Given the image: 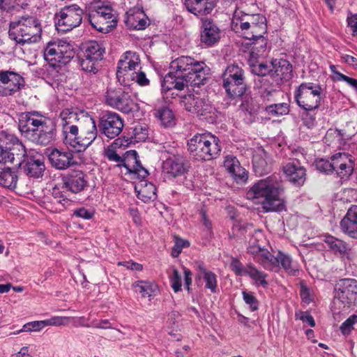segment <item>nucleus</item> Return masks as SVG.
<instances>
[{"instance_id": "obj_45", "label": "nucleus", "mask_w": 357, "mask_h": 357, "mask_svg": "<svg viewBox=\"0 0 357 357\" xmlns=\"http://www.w3.org/2000/svg\"><path fill=\"white\" fill-rule=\"evenodd\" d=\"M156 116L159 118L162 124L165 127H169L174 124L173 112L167 107L158 109L156 112Z\"/></svg>"}, {"instance_id": "obj_20", "label": "nucleus", "mask_w": 357, "mask_h": 357, "mask_svg": "<svg viewBox=\"0 0 357 357\" xmlns=\"http://www.w3.org/2000/svg\"><path fill=\"white\" fill-rule=\"evenodd\" d=\"M24 78L18 73L10 70L0 71V96L15 94L24 86Z\"/></svg>"}, {"instance_id": "obj_57", "label": "nucleus", "mask_w": 357, "mask_h": 357, "mask_svg": "<svg viewBox=\"0 0 357 357\" xmlns=\"http://www.w3.org/2000/svg\"><path fill=\"white\" fill-rule=\"evenodd\" d=\"M240 165L241 164L236 157L231 155L225 156L224 160V167L229 174Z\"/></svg>"}, {"instance_id": "obj_28", "label": "nucleus", "mask_w": 357, "mask_h": 357, "mask_svg": "<svg viewBox=\"0 0 357 357\" xmlns=\"http://www.w3.org/2000/svg\"><path fill=\"white\" fill-rule=\"evenodd\" d=\"M25 164L23 167L26 174L33 178H42L45 170L44 157L40 155L27 156L23 160Z\"/></svg>"}, {"instance_id": "obj_62", "label": "nucleus", "mask_w": 357, "mask_h": 357, "mask_svg": "<svg viewBox=\"0 0 357 357\" xmlns=\"http://www.w3.org/2000/svg\"><path fill=\"white\" fill-rule=\"evenodd\" d=\"M190 245V243L188 241L177 238L175 242V245L172 248V255L174 257H176L181 252V250L183 248H187Z\"/></svg>"}, {"instance_id": "obj_26", "label": "nucleus", "mask_w": 357, "mask_h": 357, "mask_svg": "<svg viewBox=\"0 0 357 357\" xmlns=\"http://www.w3.org/2000/svg\"><path fill=\"white\" fill-rule=\"evenodd\" d=\"M48 159L52 167L58 170L67 169L75 164L73 152L66 149H52Z\"/></svg>"}, {"instance_id": "obj_47", "label": "nucleus", "mask_w": 357, "mask_h": 357, "mask_svg": "<svg viewBox=\"0 0 357 357\" xmlns=\"http://www.w3.org/2000/svg\"><path fill=\"white\" fill-rule=\"evenodd\" d=\"M251 40H252L251 44L253 45L252 50L256 51V54L257 56L263 54L267 47V40L264 37V34Z\"/></svg>"}, {"instance_id": "obj_37", "label": "nucleus", "mask_w": 357, "mask_h": 357, "mask_svg": "<svg viewBox=\"0 0 357 357\" xmlns=\"http://www.w3.org/2000/svg\"><path fill=\"white\" fill-rule=\"evenodd\" d=\"M105 50L101 45L96 41H90L87 43L83 48L82 55L87 58L93 59L96 61H100L102 59Z\"/></svg>"}, {"instance_id": "obj_35", "label": "nucleus", "mask_w": 357, "mask_h": 357, "mask_svg": "<svg viewBox=\"0 0 357 357\" xmlns=\"http://www.w3.org/2000/svg\"><path fill=\"white\" fill-rule=\"evenodd\" d=\"M126 20L127 25L133 29L143 30L149 25V19L144 11L137 9L136 11L130 10Z\"/></svg>"}, {"instance_id": "obj_40", "label": "nucleus", "mask_w": 357, "mask_h": 357, "mask_svg": "<svg viewBox=\"0 0 357 357\" xmlns=\"http://www.w3.org/2000/svg\"><path fill=\"white\" fill-rule=\"evenodd\" d=\"M17 176L11 168H4L0 174V185L8 188H15L17 185Z\"/></svg>"}, {"instance_id": "obj_50", "label": "nucleus", "mask_w": 357, "mask_h": 357, "mask_svg": "<svg viewBox=\"0 0 357 357\" xmlns=\"http://www.w3.org/2000/svg\"><path fill=\"white\" fill-rule=\"evenodd\" d=\"M315 166L317 169L321 172H324L326 174L333 172L334 165H333L332 157L331 158V160L323 158L316 160Z\"/></svg>"}, {"instance_id": "obj_16", "label": "nucleus", "mask_w": 357, "mask_h": 357, "mask_svg": "<svg viewBox=\"0 0 357 357\" xmlns=\"http://www.w3.org/2000/svg\"><path fill=\"white\" fill-rule=\"evenodd\" d=\"M72 45L64 40L51 41L44 50L45 60L52 66L56 63L66 64L74 56Z\"/></svg>"}, {"instance_id": "obj_63", "label": "nucleus", "mask_w": 357, "mask_h": 357, "mask_svg": "<svg viewBox=\"0 0 357 357\" xmlns=\"http://www.w3.org/2000/svg\"><path fill=\"white\" fill-rule=\"evenodd\" d=\"M199 213L202 218V225L204 227V231L206 232L207 235L211 236L213 234V226L211 220L208 219L206 212L203 209L200 211Z\"/></svg>"}, {"instance_id": "obj_21", "label": "nucleus", "mask_w": 357, "mask_h": 357, "mask_svg": "<svg viewBox=\"0 0 357 357\" xmlns=\"http://www.w3.org/2000/svg\"><path fill=\"white\" fill-rule=\"evenodd\" d=\"M62 188L73 194L83 192L89 185L87 175L82 170L74 169L62 176Z\"/></svg>"}, {"instance_id": "obj_55", "label": "nucleus", "mask_w": 357, "mask_h": 357, "mask_svg": "<svg viewBox=\"0 0 357 357\" xmlns=\"http://www.w3.org/2000/svg\"><path fill=\"white\" fill-rule=\"evenodd\" d=\"M315 111L303 110L301 119L304 125L308 128H313L316 124Z\"/></svg>"}, {"instance_id": "obj_64", "label": "nucleus", "mask_w": 357, "mask_h": 357, "mask_svg": "<svg viewBox=\"0 0 357 357\" xmlns=\"http://www.w3.org/2000/svg\"><path fill=\"white\" fill-rule=\"evenodd\" d=\"M347 24L352 31V35L357 36V14L349 15L347 17Z\"/></svg>"}, {"instance_id": "obj_43", "label": "nucleus", "mask_w": 357, "mask_h": 357, "mask_svg": "<svg viewBox=\"0 0 357 357\" xmlns=\"http://www.w3.org/2000/svg\"><path fill=\"white\" fill-rule=\"evenodd\" d=\"M149 136L148 126L143 124L136 125L132 130L131 142L138 143L144 142Z\"/></svg>"}, {"instance_id": "obj_34", "label": "nucleus", "mask_w": 357, "mask_h": 357, "mask_svg": "<svg viewBox=\"0 0 357 357\" xmlns=\"http://www.w3.org/2000/svg\"><path fill=\"white\" fill-rule=\"evenodd\" d=\"M199 273L197 274L196 278H202L205 282V288L208 289L213 294L218 291L217 275L211 271L206 268L203 263L199 262L197 265Z\"/></svg>"}, {"instance_id": "obj_23", "label": "nucleus", "mask_w": 357, "mask_h": 357, "mask_svg": "<svg viewBox=\"0 0 357 357\" xmlns=\"http://www.w3.org/2000/svg\"><path fill=\"white\" fill-rule=\"evenodd\" d=\"M188 168L187 160L180 155L168 157L162 165V172L169 178L184 176Z\"/></svg>"}, {"instance_id": "obj_4", "label": "nucleus", "mask_w": 357, "mask_h": 357, "mask_svg": "<svg viewBox=\"0 0 357 357\" xmlns=\"http://www.w3.org/2000/svg\"><path fill=\"white\" fill-rule=\"evenodd\" d=\"M121 146V142L119 139L114 140L111 144L104 148V158L108 161L115 163L116 167H124L128 173L137 178H146L149 175V172L142 165L137 152L135 150L123 152Z\"/></svg>"}, {"instance_id": "obj_12", "label": "nucleus", "mask_w": 357, "mask_h": 357, "mask_svg": "<svg viewBox=\"0 0 357 357\" xmlns=\"http://www.w3.org/2000/svg\"><path fill=\"white\" fill-rule=\"evenodd\" d=\"M223 87L231 98L241 97L247 90L245 72L237 65H229L222 75Z\"/></svg>"}, {"instance_id": "obj_59", "label": "nucleus", "mask_w": 357, "mask_h": 357, "mask_svg": "<svg viewBox=\"0 0 357 357\" xmlns=\"http://www.w3.org/2000/svg\"><path fill=\"white\" fill-rule=\"evenodd\" d=\"M230 268L237 275H246L247 266L244 267L237 259H232L230 264Z\"/></svg>"}, {"instance_id": "obj_49", "label": "nucleus", "mask_w": 357, "mask_h": 357, "mask_svg": "<svg viewBox=\"0 0 357 357\" xmlns=\"http://www.w3.org/2000/svg\"><path fill=\"white\" fill-rule=\"evenodd\" d=\"M97 63L98 61L93 60L91 58L85 57L84 55L81 56L80 66L82 69L86 72L96 73L98 71L96 66Z\"/></svg>"}, {"instance_id": "obj_41", "label": "nucleus", "mask_w": 357, "mask_h": 357, "mask_svg": "<svg viewBox=\"0 0 357 357\" xmlns=\"http://www.w3.org/2000/svg\"><path fill=\"white\" fill-rule=\"evenodd\" d=\"M265 152L261 151L260 153H256L252 158L253 169L256 174L263 175L267 173L269 167L266 160L264 158Z\"/></svg>"}, {"instance_id": "obj_22", "label": "nucleus", "mask_w": 357, "mask_h": 357, "mask_svg": "<svg viewBox=\"0 0 357 357\" xmlns=\"http://www.w3.org/2000/svg\"><path fill=\"white\" fill-rule=\"evenodd\" d=\"M141 70L140 59L135 52L128 51L118 63L116 76L119 80L121 78L130 79L137 70Z\"/></svg>"}, {"instance_id": "obj_5", "label": "nucleus", "mask_w": 357, "mask_h": 357, "mask_svg": "<svg viewBox=\"0 0 357 357\" xmlns=\"http://www.w3.org/2000/svg\"><path fill=\"white\" fill-rule=\"evenodd\" d=\"M188 148L190 155L199 161L216 158L221 151L219 138L211 132L194 135L188 141Z\"/></svg>"}, {"instance_id": "obj_32", "label": "nucleus", "mask_w": 357, "mask_h": 357, "mask_svg": "<svg viewBox=\"0 0 357 357\" xmlns=\"http://www.w3.org/2000/svg\"><path fill=\"white\" fill-rule=\"evenodd\" d=\"M216 5V0H185L187 10L197 16L210 14Z\"/></svg>"}, {"instance_id": "obj_61", "label": "nucleus", "mask_w": 357, "mask_h": 357, "mask_svg": "<svg viewBox=\"0 0 357 357\" xmlns=\"http://www.w3.org/2000/svg\"><path fill=\"white\" fill-rule=\"evenodd\" d=\"M272 68L266 63H261L258 65H252V71L254 74L259 76H265L271 72Z\"/></svg>"}, {"instance_id": "obj_7", "label": "nucleus", "mask_w": 357, "mask_h": 357, "mask_svg": "<svg viewBox=\"0 0 357 357\" xmlns=\"http://www.w3.org/2000/svg\"><path fill=\"white\" fill-rule=\"evenodd\" d=\"M80 123V127H71L70 133L64 137V143L78 152L85 151L98 135L96 124L92 117L83 118Z\"/></svg>"}, {"instance_id": "obj_51", "label": "nucleus", "mask_w": 357, "mask_h": 357, "mask_svg": "<svg viewBox=\"0 0 357 357\" xmlns=\"http://www.w3.org/2000/svg\"><path fill=\"white\" fill-rule=\"evenodd\" d=\"M357 323V315L353 314L345 320L340 326V330L341 333L347 335L354 330V325Z\"/></svg>"}, {"instance_id": "obj_25", "label": "nucleus", "mask_w": 357, "mask_h": 357, "mask_svg": "<svg viewBox=\"0 0 357 357\" xmlns=\"http://www.w3.org/2000/svg\"><path fill=\"white\" fill-rule=\"evenodd\" d=\"M200 40L206 47H211L217 43L221 36V31L218 25L210 18L202 19Z\"/></svg>"}, {"instance_id": "obj_44", "label": "nucleus", "mask_w": 357, "mask_h": 357, "mask_svg": "<svg viewBox=\"0 0 357 357\" xmlns=\"http://www.w3.org/2000/svg\"><path fill=\"white\" fill-rule=\"evenodd\" d=\"M325 243L334 252H340V254L346 253L349 250L348 245L346 243L332 236H326L325 238Z\"/></svg>"}, {"instance_id": "obj_58", "label": "nucleus", "mask_w": 357, "mask_h": 357, "mask_svg": "<svg viewBox=\"0 0 357 357\" xmlns=\"http://www.w3.org/2000/svg\"><path fill=\"white\" fill-rule=\"evenodd\" d=\"M171 286L174 292L181 289V278L176 269H174L170 277Z\"/></svg>"}, {"instance_id": "obj_30", "label": "nucleus", "mask_w": 357, "mask_h": 357, "mask_svg": "<svg viewBox=\"0 0 357 357\" xmlns=\"http://www.w3.org/2000/svg\"><path fill=\"white\" fill-rule=\"evenodd\" d=\"M272 76L276 79L287 82L292 77V66L286 59H275L271 62Z\"/></svg>"}, {"instance_id": "obj_56", "label": "nucleus", "mask_w": 357, "mask_h": 357, "mask_svg": "<svg viewBox=\"0 0 357 357\" xmlns=\"http://www.w3.org/2000/svg\"><path fill=\"white\" fill-rule=\"evenodd\" d=\"M245 303L249 305L251 311H255L258 309L259 303L256 297L251 292L243 291L242 292Z\"/></svg>"}, {"instance_id": "obj_14", "label": "nucleus", "mask_w": 357, "mask_h": 357, "mask_svg": "<svg viewBox=\"0 0 357 357\" xmlns=\"http://www.w3.org/2000/svg\"><path fill=\"white\" fill-rule=\"evenodd\" d=\"M84 10L77 4L62 8L55 15V26L61 32H67L78 26L82 20Z\"/></svg>"}, {"instance_id": "obj_3", "label": "nucleus", "mask_w": 357, "mask_h": 357, "mask_svg": "<svg viewBox=\"0 0 357 357\" xmlns=\"http://www.w3.org/2000/svg\"><path fill=\"white\" fill-rule=\"evenodd\" d=\"M18 127L24 137L37 144L47 145L55 139L54 121L36 111L22 113Z\"/></svg>"}, {"instance_id": "obj_1", "label": "nucleus", "mask_w": 357, "mask_h": 357, "mask_svg": "<svg viewBox=\"0 0 357 357\" xmlns=\"http://www.w3.org/2000/svg\"><path fill=\"white\" fill-rule=\"evenodd\" d=\"M209 74L210 68L204 61H197L191 56H181L172 61L164 82L171 84L167 89L182 91L189 85L199 86L204 84Z\"/></svg>"}, {"instance_id": "obj_33", "label": "nucleus", "mask_w": 357, "mask_h": 357, "mask_svg": "<svg viewBox=\"0 0 357 357\" xmlns=\"http://www.w3.org/2000/svg\"><path fill=\"white\" fill-rule=\"evenodd\" d=\"M263 236L261 233H255L249 241V245L247 248L248 252L251 255L254 260L264 266V261L266 260L263 258L264 252H269L267 249L264 248L261 245Z\"/></svg>"}, {"instance_id": "obj_11", "label": "nucleus", "mask_w": 357, "mask_h": 357, "mask_svg": "<svg viewBox=\"0 0 357 357\" xmlns=\"http://www.w3.org/2000/svg\"><path fill=\"white\" fill-rule=\"evenodd\" d=\"M322 89L312 82L301 84L294 91V99L297 105L307 111L317 110L321 104Z\"/></svg>"}, {"instance_id": "obj_15", "label": "nucleus", "mask_w": 357, "mask_h": 357, "mask_svg": "<svg viewBox=\"0 0 357 357\" xmlns=\"http://www.w3.org/2000/svg\"><path fill=\"white\" fill-rule=\"evenodd\" d=\"M10 143L0 142V165H14L19 167L26 155V149L17 137H11Z\"/></svg>"}, {"instance_id": "obj_53", "label": "nucleus", "mask_w": 357, "mask_h": 357, "mask_svg": "<svg viewBox=\"0 0 357 357\" xmlns=\"http://www.w3.org/2000/svg\"><path fill=\"white\" fill-rule=\"evenodd\" d=\"M71 319L72 318L70 317L54 316V317H51L50 319H45L46 326H67L69 324Z\"/></svg>"}, {"instance_id": "obj_29", "label": "nucleus", "mask_w": 357, "mask_h": 357, "mask_svg": "<svg viewBox=\"0 0 357 357\" xmlns=\"http://www.w3.org/2000/svg\"><path fill=\"white\" fill-rule=\"evenodd\" d=\"M91 117L84 113L78 114L72 109H65L60 114L61 126L64 137L70 133L71 127L79 128L81 126L80 121L83 118Z\"/></svg>"}, {"instance_id": "obj_27", "label": "nucleus", "mask_w": 357, "mask_h": 357, "mask_svg": "<svg viewBox=\"0 0 357 357\" xmlns=\"http://www.w3.org/2000/svg\"><path fill=\"white\" fill-rule=\"evenodd\" d=\"M287 180L294 185L302 186L306 181V169L296 162H289L283 166Z\"/></svg>"}, {"instance_id": "obj_52", "label": "nucleus", "mask_w": 357, "mask_h": 357, "mask_svg": "<svg viewBox=\"0 0 357 357\" xmlns=\"http://www.w3.org/2000/svg\"><path fill=\"white\" fill-rule=\"evenodd\" d=\"M266 110L269 114L274 115H284L288 114L289 111V105L284 102L271 105L267 107Z\"/></svg>"}, {"instance_id": "obj_19", "label": "nucleus", "mask_w": 357, "mask_h": 357, "mask_svg": "<svg viewBox=\"0 0 357 357\" xmlns=\"http://www.w3.org/2000/svg\"><path fill=\"white\" fill-rule=\"evenodd\" d=\"M181 102L186 110L206 118L213 117L215 111V107L208 101L194 94L183 96Z\"/></svg>"}, {"instance_id": "obj_18", "label": "nucleus", "mask_w": 357, "mask_h": 357, "mask_svg": "<svg viewBox=\"0 0 357 357\" xmlns=\"http://www.w3.org/2000/svg\"><path fill=\"white\" fill-rule=\"evenodd\" d=\"M124 121L121 116L114 112H107L100 119V132L109 139H114L122 132Z\"/></svg>"}, {"instance_id": "obj_36", "label": "nucleus", "mask_w": 357, "mask_h": 357, "mask_svg": "<svg viewBox=\"0 0 357 357\" xmlns=\"http://www.w3.org/2000/svg\"><path fill=\"white\" fill-rule=\"evenodd\" d=\"M135 190L137 193V197L145 203L156 198L155 186L147 181H140L135 185Z\"/></svg>"}, {"instance_id": "obj_48", "label": "nucleus", "mask_w": 357, "mask_h": 357, "mask_svg": "<svg viewBox=\"0 0 357 357\" xmlns=\"http://www.w3.org/2000/svg\"><path fill=\"white\" fill-rule=\"evenodd\" d=\"M234 180L240 184L246 183L248 178V172L241 165L237 167L232 172L230 173Z\"/></svg>"}, {"instance_id": "obj_6", "label": "nucleus", "mask_w": 357, "mask_h": 357, "mask_svg": "<svg viewBox=\"0 0 357 357\" xmlns=\"http://www.w3.org/2000/svg\"><path fill=\"white\" fill-rule=\"evenodd\" d=\"M41 33V24L33 16H22L10 23L9 36L17 43H36L40 39Z\"/></svg>"}, {"instance_id": "obj_54", "label": "nucleus", "mask_w": 357, "mask_h": 357, "mask_svg": "<svg viewBox=\"0 0 357 357\" xmlns=\"http://www.w3.org/2000/svg\"><path fill=\"white\" fill-rule=\"evenodd\" d=\"M130 79L135 81L140 86H146L150 84V79L147 77L146 73L141 70L134 73V75H132Z\"/></svg>"}, {"instance_id": "obj_2", "label": "nucleus", "mask_w": 357, "mask_h": 357, "mask_svg": "<svg viewBox=\"0 0 357 357\" xmlns=\"http://www.w3.org/2000/svg\"><path fill=\"white\" fill-rule=\"evenodd\" d=\"M247 197L261 205L265 213L286 210L284 188L276 176H268L255 183L248 191Z\"/></svg>"}, {"instance_id": "obj_8", "label": "nucleus", "mask_w": 357, "mask_h": 357, "mask_svg": "<svg viewBox=\"0 0 357 357\" xmlns=\"http://www.w3.org/2000/svg\"><path fill=\"white\" fill-rule=\"evenodd\" d=\"M266 19L260 14L239 16L236 12L231 21V29L237 33H241L249 40L266 33Z\"/></svg>"}, {"instance_id": "obj_38", "label": "nucleus", "mask_w": 357, "mask_h": 357, "mask_svg": "<svg viewBox=\"0 0 357 357\" xmlns=\"http://www.w3.org/2000/svg\"><path fill=\"white\" fill-rule=\"evenodd\" d=\"M136 293L139 294L143 298L151 297L157 290L158 286L150 282L138 281L133 284Z\"/></svg>"}, {"instance_id": "obj_17", "label": "nucleus", "mask_w": 357, "mask_h": 357, "mask_svg": "<svg viewBox=\"0 0 357 357\" xmlns=\"http://www.w3.org/2000/svg\"><path fill=\"white\" fill-rule=\"evenodd\" d=\"M262 255L264 261V268L277 271L280 266L289 275H296L298 272V267L296 263L294 262L291 257L282 252H278L276 256L273 255L270 252H264Z\"/></svg>"}, {"instance_id": "obj_39", "label": "nucleus", "mask_w": 357, "mask_h": 357, "mask_svg": "<svg viewBox=\"0 0 357 357\" xmlns=\"http://www.w3.org/2000/svg\"><path fill=\"white\" fill-rule=\"evenodd\" d=\"M246 275L250 276L257 286H261L264 288L268 286V282L266 280L267 274L258 270L253 264L247 265Z\"/></svg>"}, {"instance_id": "obj_10", "label": "nucleus", "mask_w": 357, "mask_h": 357, "mask_svg": "<svg viewBox=\"0 0 357 357\" xmlns=\"http://www.w3.org/2000/svg\"><path fill=\"white\" fill-rule=\"evenodd\" d=\"M333 305L340 311L357 305V280L344 278L339 280L335 287Z\"/></svg>"}, {"instance_id": "obj_31", "label": "nucleus", "mask_w": 357, "mask_h": 357, "mask_svg": "<svg viewBox=\"0 0 357 357\" xmlns=\"http://www.w3.org/2000/svg\"><path fill=\"white\" fill-rule=\"evenodd\" d=\"M340 229L351 238H357V206H352L340 221Z\"/></svg>"}, {"instance_id": "obj_42", "label": "nucleus", "mask_w": 357, "mask_h": 357, "mask_svg": "<svg viewBox=\"0 0 357 357\" xmlns=\"http://www.w3.org/2000/svg\"><path fill=\"white\" fill-rule=\"evenodd\" d=\"M52 202L54 204H57L58 206L55 208V211L60 212L63 211L64 208L71 205V201L61 194V191L57 188L52 189Z\"/></svg>"}, {"instance_id": "obj_46", "label": "nucleus", "mask_w": 357, "mask_h": 357, "mask_svg": "<svg viewBox=\"0 0 357 357\" xmlns=\"http://www.w3.org/2000/svg\"><path fill=\"white\" fill-rule=\"evenodd\" d=\"M84 320V317H80L78 318L79 325L84 327H93L96 328H102V329H107V328H113L111 323L108 319H101L100 321L93 320L91 324H84L82 321Z\"/></svg>"}, {"instance_id": "obj_60", "label": "nucleus", "mask_w": 357, "mask_h": 357, "mask_svg": "<svg viewBox=\"0 0 357 357\" xmlns=\"http://www.w3.org/2000/svg\"><path fill=\"white\" fill-rule=\"evenodd\" d=\"M73 215L84 220H90L94 216V211L84 207H81L74 210Z\"/></svg>"}, {"instance_id": "obj_24", "label": "nucleus", "mask_w": 357, "mask_h": 357, "mask_svg": "<svg viewBox=\"0 0 357 357\" xmlns=\"http://www.w3.org/2000/svg\"><path fill=\"white\" fill-rule=\"evenodd\" d=\"M333 172L342 179H347L354 169V160L351 155L337 153L332 156Z\"/></svg>"}, {"instance_id": "obj_13", "label": "nucleus", "mask_w": 357, "mask_h": 357, "mask_svg": "<svg viewBox=\"0 0 357 357\" xmlns=\"http://www.w3.org/2000/svg\"><path fill=\"white\" fill-rule=\"evenodd\" d=\"M105 102L108 106L125 114L139 109V104L122 87L108 88L105 92Z\"/></svg>"}, {"instance_id": "obj_9", "label": "nucleus", "mask_w": 357, "mask_h": 357, "mask_svg": "<svg viewBox=\"0 0 357 357\" xmlns=\"http://www.w3.org/2000/svg\"><path fill=\"white\" fill-rule=\"evenodd\" d=\"M89 21L100 32L107 33L116 26V19L111 6L92 2L89 8Z\"/></svg>"}]
</instances>
